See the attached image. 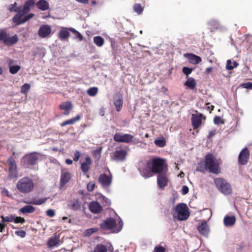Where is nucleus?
<instances>
[{
	"label": "nucleus",
	"instance_id": "obj_42",
	"mask_svg": "<svg viewBox=\"0 0 252 252\" xmlns=\"http://www.w3.org/2000/svg\"><path fill=\"white\" fill-rule=\"evenodd\" d=\"M98 92V88L97 87H92L89 88L87 91V93L90 96H95Z\"/></svg>",
	"mask_w": 252,
	"mask_h": 252
},
{
	"label": "nucleus",
	"instance_id": "obj_41",
	"mask_svg": "<svg viewBox=\"0 0 252 252\" xmlns=\"http://www.w3.org/2000/svg\"><path fill=\"white\" fill-rule=\"evenodd\" d=\"M0 218L2 219V222L3 223H5L6 222H13L14 220V216L13 215L6 217L1 216Z\"/></svg>",
	"mask_w": 252,
	"mask_h": 252
},
{
	"label": "nucleus",
	"instance_id": "obj_8",
	"mask_svg": "<svg viewBox=\"0 0 252 252\" xmlns=\"http://www.w3.org/2000/svg\"><path fill=\"white\" fill-rule=\"evenodd\" d=\"M0 40L6 45H12L15 44L18 40L17 35H14L11 37L9 36V34L4 31L0 32Z\"/></svg>",
	"mask_w": 252,
	"mask_h": 252
},
{
	"label": "nucleus",
	"instance_id": "obj_53",
	"mask_svg": "<svg viewBox=\"0 0 252 252\" xmlns=\"http://www.w3.org/2000/svg\"><path fill=\"white\" fill-rule=\"evenodd\" d=\"M95 186V184L94 182H90L87 185V189L89 191H92L94 190Z\"/></svg>",
	"mask_w": 252,
	"mask_h": 252
},
{
	"label": "nucleus",
	"instance_id": "obj_29",
	"mask_svg": "<svg viewBox=\"0 0 252 252\" xmlns=\"http://www.w3.org/2000/svg\"><path fill=\"white\" fill-rule=\"evenodd\" d=\"M80 119V116L77 115L75 117L64 121L60 125L62 127H63L68 125H73L77 121H79Z\"/></svg>",
	"mask_w": 252,
	"mask_h": 252
},
{
	"label": "nucleus",
	"instance_id": "obj_26",
	"mask_svg": "<svg viewBox=\"0 0 252 252\" xmlns=\"http://www.w3.org/2000/svg\"><path fill=\"white\" fill-rule=\"evenodd\" d=\"M7 164L9 166V171L12 173L17 170V166L14 158L12 157L10 158L7 160Z\"/></svg>",
	"mask_w": 252,
	"mask_h": 252
},
{
	"label": "nucleus",
	"instance_id": "obj_13",
	"mask_svg": "<svg viewBox=\"0 0 252 252\" xmlns=\"http://www.w3.org/2000/svg\"><path fill=\"white\" fill-rule=\"evenodd\" d=\"M72 108V104L70 101L63 102L59 106L60 109L64 111L63 114L66 116L69 114Z\"/></svg>",
	"mask_w": 252,
	"mask_h": 252
},
{
	"label": "nucleus",
	"instance_id": "obj_46",
	"mask_svg": "<svg viewBox=\"0 0 252 252\" xmlns=\"http://www.w3.org/2000/svg\"><path fill=\"white\" fill-rule=\"evenodd\" d=\"M30 89V85L28 83H25L21 87V93L22 94H26Z\"/></svg>",
	"mask_w": 252,
	"mask_h": 252
},
{
	"label": "nucleus",
	"instance_id": "obj_11",
	"mask_svg": "<svg viewBox=\"0 0 252 252\" xmlns=\"http://www.w3.org/2000/svg\"><path fill=\"white\" fill-rule=\"evenodd\" d=\"M250 157V151L247 148H245L240 152L238 156V163L240 165L247 164Z\"/></svg>",
	"mask_w": 252,
	"mask_h": 252
},
{
	"label": "nucleus",
	"instance_id": "obj_60",
	"mask_svg": "<svg viewBox=\"0 0 252 252\" xmlns=\"http://www.w3.org/2000/svg\"><path fill=\"white\" fill-rule=\"evenodd\" d=\"M5 226L6 225L4 223L2 222V221L0 222V232H2L4 231Z\"/></svg>",
	"mask_w": 252,
	"mask_h": 252
},
{
	"label": "nucleus",
	"instance_id": "obj_21",
	"mask_svg": "<svg viewBox=\"0 0 252 252\" xmlns=\"http://www.w3.org/2000/svg\"><path fill=\"white\" fill-rule=\"evenodd\" d=\"M92 164V160L90 157L87 156L84 162L81 164V168L83 172L86 173L89 171Z\"/></svg>",
	"mask_w": 252,
	"mask_h": 252
},
{
	"label": "nucleus",
	"instance_id": "obj_9",
	"mask_svg": "<svg viewBox=\"0 0 252 252\" xmlns=\"http://www.w3.org/2000/svg\"><path fill=\"white\" fill-rule=\"evenodd\" d=\"M134 136L130 134H123L121 133H116L114 135V140L119 143H131L133 139Z\"/></svg>",
	"mask_w": 252,
	"mask_h": 252
},
{
	"label": "nucleus",
	"instance_id": "obj_17",
	"mask_svg": "<svg viewBox=\"0 0 252 252\" xmlns=\"http://www.w3.org/2000/svg\"><path fill=\"white\" fill-rule=\"evenodd\" d=\"M98 181L103 187H108L111 183V177L106 174H100Z\"/></svg>",
	"mask_w": 252,
	"mask_h": 252
},
{
	"label": "nucleus",
	"instance_id": "obj_31",
	"mask_svg": "<svg viewBox=\"0 0 252 252\" xmlns=\"http://www.w3.org/2000/svg\"><path fill=\"white\" fill-rule=\"evenodd\" d=\"M35 211V208L31 205H26L20 209V212L23 214L32 213Z\"/></svg>",
	"mask_w": 252,
	"mask_h": 252
},
{
	"label": "nucleus",
	"instance_id": "obj_15",
	"mask_svg": "<svg viewBox=\"0 0 252 252\" xmlns=\"http://www.w3.org/2000/svg\"><path fill=\"white\" fill-rule=\"evenodd\" d=\"M51 32V29L49 26L47 25H42L38 31L39 36L42 38L48 36Z\"/></svg>",
	"mask_w": 252,
	"mask_h": 252
},
{
	"label": "nucleus",
	"instance_id": "obj_34",
	"mask_svg": "<svg viewBox=\"0 0 252 252\" xmlns=\"http://www.w3.org/2000/svg\"><path fill=\"white\" fill-rule=\"evenodd\" d=\"M94 252H107V249L105 246L101 244H98L96 245L94 248Z\"/></svg>",
	"mask_w": 252,
	"mask_h": 252
},
{
	"label": "nucleus",
	"instance_id": "obj_40",
	"mask_svg": "<svg viewBox=\"0 0 252 252\" xmlns=\"http://www.w3.org/2000/svg\"><path fill=\"white\" fill-rule=\"evenodd\" d=\"M69 30L75 35V37L77 38L79 41H82L83 40V37L82 34L75 29L70 27Z\"/></svg>",
	"mask_w": 252,
	"mask_h": 252
},
{
	"label": "nucleus",
	"instance_id": "obj_54",
	"mask_svg": "<svg viewBox=\"0 0 252 252\" xmlns=\"http://www.w3.org/2000/svg\"><path fill=\"white\" fill-rule=\"evenodd\" d=\"M81 156V153L79 151L76 150L74 152V155L73 157V160L74 161H78L80 157Z\"/></svg>",
	"mask_w": 252,
	"mask_h": 252
},
{
	"label": "nucleus",
	"instance_id": "obj_57",
	"mask_svg": "<svg viewBox=\"0 0 252 252\" xmlns=\"http://www.w3.org/2000/svg\"><path fill=\"white\" fill-rule=\"evenodd\" d=\"M46 215L50 217H53L55 215V213L53 210L49 209L46 211Z\"/></svg>",
	"mask_w": 252,
	"mask_h": 252
},
{
	"label": "nucleus",
	"instance_id": "obj_48",
	"mask_svg": "<svg viewBox=\"0 0 252 252\" xmlns=\"http://www.w3.org/2000/svg\"><path fill=\"white\" fill-rule=\"evenodd\" d=\"M214 122L216 125L224 124V122L221 119V118L220 116H216L214 118Z\"/></svg>",
	"mask_w": 252,
	"mask_h": 252
},
{
	"label": "nucleus",
	"instance_id": "obj_30",
	"mask_svg": "<svg viewBox=\"0 0 252 252\" xmlns=\"http://www.w3.org/2000/svg\"><path fill=\"white\" fill-rule=\"evenodd\" d=\"M59 239L57 238V237L54 236L51 237L48 242V246L49 248H52L55 246H57L59 245Z\"/></svg>",
	"mask_w": 252,
	"mask_h": 252
},
{
	"label": "nucleus",
	"instance_id": "obj_44",
	"mask_svg": "<svg viewBox=\"0 0 252 252\" xmlns=\"http://www.w3.org/2000/svg\"><path fill=\"white\" fill-rule=\"evenodd\" d=\"M21 67L18 65L9 66V71L12 74H15L20 69Z\"/></svg>",
	"mask_w": 252,
	"mask_h": 252
},
{
	"label": "nucleus",
	"instance_id": "obj_1",
	"mask_svg": "<svg viewBox=\"0 0 252 252\" xmlns=\"http://www.w3.org/2000/svg\"><path fill=\"white\" fill-rule=\"evenodd\" d=\"M204 169L212 173H220V167L218 160L213 154H207L205 157L204 166H198L197 170L200 172L204 171Z\"/></svg>",
	"mask_w": 252,
	"mask_h": 252
},
{
	"label": "nucleus",
	"instance_id": "obj_7",
	"mask_svg": "<svg viewBox=\"0 0 252 252\" xmlns=\"http://www.w3.org/2000/svg\"><path fill=\"white\" fill-rule=\"evenodd\" d=\"M214 183L217 189L222 193L225 195L230 194L232 192V188L229 183L223 178H215Z\"/></svg>",
	"mask_w": 252,
	"mask_h": 252
},
{
	"label": "nucleus",
	"instance_id": "obj_28",
	"mask_svg": "<svg viewBox=\"0 0 252 252\" xmlns=\"http://www.w3.org/2000/svg\"><path fill=\"white\" fill-rule=\"evenodd\" d=\"M68 207L70 209L76 211L80 208V202L78 199L70 201L68 203Z\"/></svg>",
	"mask_w": 252,
	"mask_h": 252
},
{
	"label": "nucleus",
	"instance_id": "obj_49",
	"mask_svg": "<svg viewBox=\"0 0 252 252\" xmlns=\"http://www.w3.org/2000/svg\"><path fill=\"white\" fill-rule=\"evenodd\" d=\"M14 222L16 223H24L25 222V220L24 219V218H22L21 217H15L14 216Z\"/></svg>",
	"mask_w": 252,
	"mask_h": 252
},
{
	"label": "nucleus",
	"instance_id": "obj_19",
	"mask_svg": "<svg viewBox=\"0 0 252 252\" xmlns=\"http://www.w3.org/2000/svg\"><path fill=\"white\" fill-rule=\"evenodd\" d=\"M168 179L166 174H158V184L159 188L163 189L167 185Z\"/></svg>",
	"mask_w": 252,
	"mask_h": 252
},
{
	"label": "nucleus",
	"instance_id": "obj_43",
	"mask_svg": "<svg viewBox=\"0 0 252 252\" xmlns=\"http://www.w3.org/2000/svg\"><path fill=\"white\" fill-rule=\"evenodd\" d=\"M98 231V229L97 228H91L86 230L84 232V234L86 236H90L92 234L95 233Z\"/></svg>",
	"mask_w": 252,
	"mask_h": 252
},
{
	"label": "nucleus",
	"instance_id": "obj_37",
	"mask_svg": "<svg viewBox=\"0 0 252 252\" xmlns=\"http://www.w3.org/2000/svg\"><path fill=\"white\" fill-rule=\"evenodd\" d=\"M70 179V174H62L61 178V185L66 184Z\"/></svg>",
	"mask_w": 252,
	"mask_h": 252
},
{
	"label": "nucleus",
	"instance_id": "obj_22",
	"mask_svg": "<svg viewBox=\"0 0 252 252\" xmlns=\"http://www.w3.org/2000/svg\"><path fill=\"white\" fill-rule=\"evenodd\" d=\"M185 56L189 61L190 63L194 64H198L202 61V59L199 56L192 54L188 53L186 54Z\"/></svg>",
	"mask_w": 252,
	"mask_h": 252
},
{
	"label": "nucleus",
	"instance_id": "obj_51",
	"mask_svg": "<svg viewBox=\"0 0 252 252\" xmlns=\"http://www.w3.org/2000/svg\"><path fill=\"white\" fill-rule=\"evenodd\" d=\"M34 16V14L32 13H30L28 14V15L26 16L22 19V21L21 22H20L19 24H23L25 22H26L27 21H28L31 18H32Z\"/></svg>",
	"mask_w": 252,
	"mask_h": 252
},
{
	"label": "nucleus",
	"instance_id": "obj_6",
	"mask_svg": "<svg viewBox=\"0 0 252 252\" xmlns=\"http://www.w3.org/2000/svg\"><path fill=\"white\" fill-rule=\"evenodd\" d=\"M41 155L37 152H32L26 154L21 159V163L25 168H30L31 166L36 165Z\"/></svg>",
	"mask_w": 252,
	"mask_h": 252
},
{
	"label": "nucleus",
	"instance_id": "obj_32",
	"mask_svg": "<svg viewBox=\"0 0 252 252\" xmlns=\"http://www.w3.org/2000/svg\"><path fill=\"white\" fill-rule=\"evenodd\" d=\"M25 14H23V12L20 10H18V13L16 14L13 18V21L16 23V25H19L21 24H19L20 22L22 21V19H21V17L24 16Z\"/></svg>",
	"mask_w": 252,
	"mask_h": 252
},
{
	"label": "nucleus",
	"instance_id": "obj_2",
	"mask_svg": "<svg viewBox=\"0 0 252 252\" xmlns=\"http://www.w3.org/2000/svg\"><path fill=\"white\" fill-rule=\"evenodd\" d=\"M148 166H151V170L153 173H166L167 171V164L165 159L159 158H155L148 162Z\"/></svg>",
	"mask_w": 252,
	"mask_h": 252
},
{
	"label": "nucleus",
	"instance_id": "obj_3",
	"mask_svg": "<svg viewBox=\"0 0 252 252\" xmlns=\"http://www.w3.org/2000/svg\"><path fill=\"white\" fill-rule=\"evenodd\" d=\"M123 225L121 220H119L117 223L114 219L109 218L100 224V227L105 230H110L114 233H118L122 230Z\"/></svg>",
	"mask_w": 252,
	"mask_h": 252
},
{
	"label": "nucleus",
	"instance_id": "obj_55",
	"mask_svg": "<svg viewBox=\"0 0 252 252\" xmlns=\"http://www.w3.org/2000/svg\"><path fill=\"white\" fill-rule=\"evenodd\" d=\"M154 252H166V249L162 246H158L155 248Z\"/></svg>",
	"mask_w": 252,
	"mask_h": 252
},
{
	"label": "nucleus",
	"instance_id": "obj_62",
	"mask_svg": "<svg viewBox=\"0 0 252 252\" xmlns=\"http://www.w3.org/2000/svg\"><path fill=\"white\" fill-rule=\"evenodd\" d=\"M77 1L83 4H88L89 0H76Z\"/></svg>",
	"mask_w": 252,
	"mask_h": 252
},
{
	"label": "nucleus",
	"instance_id": "obj_58",
	"mask_svg": "<svg viewBox=\"0 0 252 252\" xmlns=\"http://www.w3.org/2000/svg\"><path fill=\"white\" fill-rule=\"evenodd\" d=\"M189 190V188L186 186H184L182 189V193L185 195L188 193Z\"/></svg>",
	"mask_w": 252,
	"mask_h": 252
},
{
	"label": "nucleus",
	"instance_id": "obj_52",
	"mask_svg": "<svg viewBox=\"0 0 252 252\" xmlns=\"http://www.w3.org/2000/svg\"><path fill=\"white\" fill-rule=\"evenodd\" d=\"M241 86L243 88L252 90V83L251 82L243 83L241 85Z\"/></svg>",
	"mask_w": 252,
	"mask_h": 252
},
{
	"label": "nucleus",
	"instance_id": "obj_27",
	"mask_svg": "<svg viewBox=\"0 0 252 252\" xmlns=\"http://www.w3.org/2000/svg\"><path fill=\"white\" fill-rule=\"evenodd\" d=\"M187 80L184 83V85L188 87L190 90H194L196 86L195 79L192 77H188Z\"/></svg>",
	"mask_w": 252,
	"mask_h": 252
},
{
	"label": "nucleus",
	"instance_id": "obj_61",
	"mask_svg": "<svg viewBox=\"0 0 252 252\" xmlns=\"http://www.w3.org/2000/svg\"><path fill=\"white\" fill-rule=\"evenodd\" d=\"M213 69V67H209L207 68L205 71V73L206 74H209L212 71Z\"/></svg>",
	"mask_w": 252,
	"mask_h": 252
},
{
	"label": "nucleus",
	"instance_id": "obj_5",
	"mask_svg": "<svg viewBox=\"0 0 252 252\" xmlns=\"http://www.w3.org/2000/svg\"><path fill=\"white\" fill-rule=\"evenodd\" d=\"M189 209L185 203H179L175 207L173 217L179 220H185L189 217Z\"/></svg>",
	"mask_w": 252,
	"mask_h": 252
},
{
	"label": "nucleus",
	"instance_id": "obj_10",
	"mask_svg": "<svg viewBox=\"0 0 252 252\" xmlns=\"http://www.w3.org/2000/svg\"><path fill=\"white\" fill-rule=\"evenodd\" d=\"M203 119L205 120L206 117L201 113L192 114L191 121L194 129H197L201 126Z\"/></svg>",
	"mask_w": 252,
	"mask_h": 252
},
{
	"label": "nucleus",
	"instance_id": "obj_18",
	"mask_svg": "<svg viewBox=\"0 0 252 252\" xmlns=\"http://www.w3.org/2000/svg\"><path fill=\"white\" fill-rule=\"evenodd\" d=\"M35 4L34 0H28L25 2L23 8L20 10L23 12V14H26L30 11L31 8L33 7Z\"/></svg>",
	"mask_w": 252,
	"mask_h": 252
},
{
	"label": "nucleus",
	"instance_id": "obj_16",
	"mask_svg": "<svg viewBox=\"0 0 252 252\" xmlns=\"http://www.w3.org/2000/svg\"><path fill=\"white\" fill-rule=\"evenodd\" d=\"M70 28L62 27L58 33V38L61 40H65L70 36Z\"/></svg>",
	"mask_w": 252,
	"mask_h": 252
},
{
	"label": "nucleus",
	"instance_id": "obj_14",
	"mask_svg": "<svg viewBox=\"0 0 252 252\" xmlns=\"http://www.w3.org/2000/svg\"><path fill=\"white\" fill-rule=\"evenodd\" d=\"M126 155L127 152L124 149L116 150L113 153L114 158L117 161H124L126 158Z\"/></svg>",
	"mask_w": 252,
	"mask_h": 252
},
{
	"label": "nucleus",
	"instance_id": "obj_56",
	"mask_svg": "<svg viewBox=\"0 0 252 252\" xmlns=\"http://www.w3.org/2000/svg\"><path fill=\"white\" fill-rule=\"evenodd\" d=\"M15 234L21 238H24L26 235V233L24 230H19L15 232Z\"/></svg>",
	"mask_w": 252,
	"mask_h": 252
},
{
	"label": "nucleus",
	"instance_id": "obj_59",
	"mask_svg": "<svg viewBox=\"0 0 252 252\" xmlns=\"http://www.w3.org/2000/svg\"><path fill=\"white\" fill-rule=\"evenodd\" d=\"M1 192H2V194H4L8 197H10L11 196V195L9 194V192L8 190L7 189H3L1 191Z\"/></svg>",
	"mask_w": 252,
	"mask_h": 252
},
{
	"label": "nucleus",
	"instance_id": "obj_35",
	"mask_svg": "<svg viewBox=\"0 0 252 252\" xmlns=\"http://www.w3.org/2000/svg\"><path fill=\"white\" fill-rule=\"evenodd\" d=\"M94 42L98 47H101L104 44V40L102 37L96 36L94 38Z\"/></svg>",
	"mask_w": 252,
	"mask_h": 252
},
{
	"label": "nucleus",
	"instance_id": "obj_33",
	"mask_svg": "<svg viewBox=\"0 0 252 252\" xmlns=\"http://www.w3.org/2000/svg\"><path fill=\"white\" fill-rule=\"evenodd\" d=\"M239 63L236 61H234L233 63L230 60L227 61L226 69L228 70H231L238 66Z\"/></svg>",
	"mask_w": 252,
	"mask_h": 252
},
{
	"label": "nucleus",
	"instance_id": "obj_38",
	"mask_svg": "<svg viewBox=\"0 0 252 252\" xmlns=\"http://www.w3.org/2000/svg\"><path fill=\"white\" fill-rule=\"evenodd\" d=\"M47 198H42V199H37L35 198H33L32 201L30 202L31 204H33V205H40L44 203L45 202V201L47 200Z\"/></svg>",
	"mask_w": 252,
	"mask_h": 252
},
{
	"label": "nucleus",
	"instance_id": "obj_45",
	"mask_svg": "<svg viewBox=\"0 0 252 252\" xmlns=\"http://www.w3.org/2000/svg\"><path fill=\"white\" fill-rule=\"evenodd\" d=\"M155 144L159 147H163L166 144V142L163 138L162 139H156L155 140Z\"/></svg>",
	"mask_w": 252,
	"mask_h": 252
},
{
	"label": "nucleus",
	"instance_id": "obj_23",
	"mask_svg": "<svg viewBox=\"0 0 252 252\" xmlns=\"http://www.w3.org/2000/svg\"><path fill=\"white\" fill-rule=\"evenodd\" d=\"M36 5L37 8L42 11L49 9V4L46 0H39L36 2Z\"/></svg>",
	"mask_w": 252,
	"mask_h": 252
},
{
	"label": "nucleus",
	"instance_id": "obj_39",
	"mask_svg": "<svg viewBox=\"0 0 252 252\" xmlns=\"http://www.w3.org/2000/svg\"><path fill=\"white\" fill-rule=\"evenodd\" d=\"M133 10L138 14H140L143 11V7L139 3H135L133 5Z\"/></svg>",
	"mask_w": 252,
	"mask_h": 252
},
{
	"label": "nucleus",
	"instance_id": "obj_4",
	"mask_svg": "<svg viewBox=\"0 0 252 252\" xmlns=\"http://www.w3.org/2000/svg\"><path fill=\"white\" fill-rule=\"evenodd\" d=\"M34 187V185L32 180L28 177L21 179L16 185L17 189L23 193H28L32 191Z\"/></svg>",
	"mask_w": 252,
	"mask_h": 252
},
{
	"label": "nucleus",
	"instance_id": "obj_47",
	"mask_svg": "<svg viewBox=\"0 0 252 252\" xmlns=\"http://www.w3.org/2000/svg\"><path fill=\"white\" fill-rule=\"evenodd\" d=\"M193 69L188 67H184L183 68V72L186 75V78L189 77V75L191 73Z\"/></svg>",
	"mask_w": 252,
	"mask_h": 252
},
{
	"label": "nucleus",
	"instance_id": "obj_20",
	"mask_svg": "<svg viewBox=\"0 0 252 252\" xmlns=\"http://www.w3.org/2000/svg\"><path fill=\"white\" fill-rule=\"evenodd\" d=\"M197 229L200 234L203 236H207L209 232L208 224L205 221L199 224Z\"/></svg>",
	"mask_w": 252,
	"mask_h": 252
},
{
	"label": "nucleus",
	"instance_id": "obj_50",
	"mask_svg": "<svg viewBox=\"0 0 252 252\" xmlns=\"http://www.w3.org/2000/svg\"><path fill=\"white\" fill-rule=\"evenodd\" d=\"M8 9L11 12L18 11V8L17 7V3L15 2L9 5Z\"/></svg>",
	"mask_w": 252,
	"mask_h": 252
},
{
	"label": "nucleus",
	"instance_id": "obj_36",
	"mask_svg": "<svg viewBox=\"0 0 252 252\" xmlns=\"http://www.w3.org/2000/svg\"><path fill=\"white\" fill-rule=\"evenodd\" d=\"M102 149V147H100L92 152V154L94 159L98 160L100 158Z\"/></svg>",
	"mask_w": 252,
	"mask_h": 252
},
{
	"label": "nucleus",
	"instance_id": "obj_64",
	"mask_svg": "<svg viewBox=\"0 0 252 252\" xmlns=\"http://www.w3.org/2000/svg\"><path fill=\"white\" fill-rule=\"evenodd\" d=\"M215 134V131H212L209 133V137H211L214 136Z\"/></svg>",
	"mask_w": 252,
	"mask_h": 252
},
{
	"label": "nucleus",
	"instance_id": "obj_12",
	"mask_svg": "<svg viewBox=\"0 0 252 252\" xmlns=\"http://www.w3.org/2000/svg\"><path fill=\"white\" fill-rule=\"evenodd\" d=\"M90 211L94 214H97L100 213L103 208L100 203L97 201H92L89 204Z\"/></svg>",
	"mask_w": 252,
	"mask_h": 252
},
{
	"label": "nucleus",
	"instance_id": "obj_24",
	"mask_svg": "<svg viewBox=\"0 0 252 252\" xmlns=\"http://www.w3.org/2000/svg\"><path fill=\"white\" fill-rule=\"evenodd\" d=\"M223 222L226 226H233L236 222V218L234 216H226L224 218Z\"/></svg>",
	"mask_w": 252,
	"mask_h": 252
},
{
	"label": "nucleus",
	"instance_id": "obj_63",
	"mask_svg": "<svg viewBox=\"0 0 252 252\" xmlns=\"http://www.w3.org/2000/svg\"><path fill=\"white\" fill-rule=\"evenodd\" d=\"M73 161L71 159H66L65 160V163L66 164H68V165H70L72 163Z\"/></svg>",
	"mask_w": 252,
	"mask_h": 252
},
{
	"label": "nucleus",
	"instance_id": "obj_25",
	"mask_svg": "<svg viewBox=\"0 0 252 252\" xmlns=\"http://www.w3.org/2000/svg\"><path fill=\"white\" fill-rule=\"evenodd\" d=\"M114 104L115 106L116 111L117 112H120L122 108L123 104V97L121 94H119L118 95L117 99H114Z\"/></svg>",
	"mask_w": 252,
	"mask_h": 252
}]
</instances>
